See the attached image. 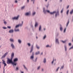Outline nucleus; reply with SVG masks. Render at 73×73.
Segmentation results:
<instances>
[{
  "label": "nucleus",
  "instance_id": "obj_1",
  "mask_svg": "<svg viewBox=\"0 0 73 73\" xmlns=\"http://www.w3.org/2000/svg\"><path fill=\"white\" fill-rule=\"evenodd\" d=\"M34 55H35V53H34V52H33L32 55H31L30 56V60L33 61V62H36L38 58L36 57L35 59H34Z\"/></svg>",
  "mask_w": 73,
  "mask_h": 73
},
{
  "label": "nucleus",
  "instance_id": "obj_2",
  "mask_svg": "<svg viewBox=\"0 0 73 73\" xmlns=\"http://www.w3.org/2000/svg\"><path fill=\"white\" fill-rule=\"evenodd\" d=\"M7 63L8 64H9L10 63H12V59L11 58V59H10L9 58H7Z\"/></svg>",
  "mask_w": 73,
  "mask_h": 73
},
{
  "label": "nucleus",
  "instance_id": "obj_3",
  "mask_svg": "<svg viewBox=\"0 0 73 73\" xmlns=\"http://www.w3.org/2000/svg\"><path fill=\"white\" fill-rule=\"evenodd\" d=\"M20 17V16L19 15H18L17 17H15L12 18V20H19V17Z\"/></svg>",
  "mask_w": 73,
  "mask_h": 73
},
{
  "label": "nucleus",
  "instance_id": "obj_4",
  "mask_svg": "<svg viewBox=\"0 0 73 73\" xmlns=\"http://www.w3.org/2000/svg\"><path fill=\"white\" fill-rule=\"evenodd\" d=\"M55 43L56 44H60V42H59V39L58 38H55Z\"/></svg>",
  "mask_w": 73,
  "mask_h": 73
},
{
  "label": "nucleus",
  "instance_id": "obj_5",
  "mask_svg": "<svg viewBox=\"0 0 73 73\" xmlns=\"http://www.w3.org/2000/svg\"><path fill=\"white\" fill-rule=\"evenodd\" d=\"M55 13V17H58V16H60V14L59 13V11H58L57 12Z\"/></svg>",
  "mask_w": 73,
  "mask_h": 73
},
{
  "label": "nucleus",
  "instance_id": "obj_6",
  "mask_svg": "<svg viewBox=\"0 0 73 73\" xmlns=\"http://www.w3.org/2000/svg\"><path fill=\"white\" fill-rule=\"evenodd\" d=\"M42 10L44 14H46V8L45 7H43Z\"/></svg>",
  "mask_w": 73,
  "mask_h": 73
},
{
  "label": "nucleus",
  "instance_id": "obj_7",
  "mask_svg": "<svg viewBox=\"0 0 73 73\" xmlns=\"http://www.w3.org/2000/svg\"><path fill=\"white\" fill-rule=\"evenodd\" d=\"M64 48L65 52H67V50H68V48H67V46H66V44L64 45Z\"/></svg>",
  "mask_w": 73,
  "mask_h": 73
},
{
  "label": "nucleus",
  "instance_id": "obj_8",
  "mask_svg": "<svg viewBox=\"0 0 73 73\" xmlns=\"http://www.w3.org/2000/svg\"><path fill=\"white\" fill-rule=\"evenodd\" d=\"M34 48V45H32L31 47V49L30 50V53H32L33 50V48Z\"/></svg>",
  "mask_w": 73,
  "mask_h": 73
},
{
  "label": "nucleus",
  "instance_id": "obj_9",
  "mask_svg": "<svg viewBox=\"0 0 73 73\" xmlns=\"http://www.w3.org/2000/svg\"><path fill=\"white\" fill-rule=\"evenodd\" d=\"M7 54H8V52H7L5 53L3 56H2L1 58H4L5 57V56H7Z\"/></svg>",
  "mask_w": 73,
  "mask_h": 73
},
{
  "label": "nucleus",
  "instance_id": "obj_10",
  "mask_svg": "<svg viewBox=\"0 0 73 73\" xmlns=\"http://www.w3.org/2000/svg\"><path fill=\"white\" fill-rule=\"evenodd\" d=\"M25 15L26 16H30V15H31V13H30L27 12L25 14Z\"/></svg>",
  "mask_w": 73,
  "mask_h": 73
},
{
  "label": "nucleus",
  "instance_id": "obj_11",
  "mask_svg": "<svg viewBox=\"0 0 73 73\" xmlns=\"http://www.w3.org/2000/svg\"><path fill=\"white\" fill-rule=\"evenodd\" d=\"M11 47L12 48V49H15V45H14V44L13 43H11Z\"/></svg>",
  "mask_w": 73,
  "mask_h": 73
},
{
  "label": "nucleus",
  "instance_id": "obj_12",
  "mask_svg": "<svg viewBox=\"0 0 73 73\" xmlns=\"http://www.w3.org/2000/svg\"><path fill=\"white\" fill-rule=\"evenodd\" d=\"M38 25V23L37 21L35 22V28H36Z\"/></svg>",
  "mask_w": 73,
  "mask_h": 73
},
{
  "label": "nucleus",
  "instance_id": "obj_13",
  "mask_svg": "<svg viewBox=\"0 0 73 73\" xmlns=\"http://www.w3.org/2000/svg\"><path fill=\"white\" fill-rule=\"evenodd\" d=\"M60 30L61 32H62V31H63V27H62L61 25H60Z\"/></svg>",
  "mask_w": 73,
  "mask_h": 73
},
{
  "label": "nucleus",
  "instance_id": "obj_14",
  "mask_svg": "<svg viewBox=\"0 0 73 73\" xmlns=\"http://www.w3.org/2000/svg\"><path fill=\"white\" fill-rule=\"evenodd\" d=\"M2 61H3V62H2L3 64L4 65V68H5V66H7V64H6L5 63V61L4 60H2Z\"/></svg>",
  "mask_w": 73,
  "mask_h": 73
},
{
  "label": "nucleus",
  "instance_id": "obj_15",
  "mask_svg": "<svg viewBox=\"0 0 73 73\" xmlns=\"http://www.w3.org/2000/svg\"><path fill=\"white\" fill-rule=\"evenodd\" d=\"M12 64L13 66H17V62H12Z\"/></svg>",
  "mask_w": 73,
  "mask_h": 73
},
{
  "label": "nucleus",
  "instance_id": "obj_16",
  "mask_svg": "<svg viewBox=\"0 0 73 73\" xmlns=\"http://www.w3.org/2000/svg\"><path fill=\"white\" fill-rule=\"evenodd\" d=\"M43 62L44 64H45L46 62V59L44 58L43 60Z\"/></svg>",
  "mask_w": 73,
  "mask_h": 73
},
{
  "label": "nucleus",
  "instance_id": "obj_17",
  "mask_svg": "<svg viewBox=\"0 0 73 73\" xmlns=\"http://www.w3.org/2000/svg\"><path fill=\"white\" fill-rule=\"evenodd\" d=\"M42 29V26L41 25H40L39 27V32H41V29Z\"/></svg>",
  "mask_w": 73,
  "mask_h": 73
},
{
  "label": "nucleus",
  "instance_id": "obj_18",
  "mask_svg": "<svg viewBox=\"0 0 73 73\" xmlns=\"http://www.w3.org/2000/svg\"><path fill=\"white\" fill-rule=\"evenodd\" d=\"M18 42L20 44H21V43L22 42V41L20 39H19L18 40Z\"/></svg>",
  "mask_w": 73,
  "mask_h": 73
},
{
  "label": "nucleus",
  "instance_id": "obj_19",
  "mask_svg": "<svg viewBox=\"0 0 73 73\" xmlns=\"http://www.w3.org/2000/svg\"><path fill=\"white\" fill-rule=\"evenodd\" d=\"M23 66L24 68L26 70V71H28V69L25 66V65H23Z\"/></svg>",
  "mask_w": 73,
  "mask_h": 73
},
{
  "label": "nucleus",
  "instance_id": "obj_20",
  "mask_svg": "<svg viewBox=\"0 0 73 73\" xmlns=\"http://www.w3.org/2000/svg\"><path fill=\"white\" fill-rule=\"evenodd\" d=\"M17 61H18V58H16L14 60L13 62H17Z\"/></svg>",
  "mask_w": 73,
  "mask_h": 73
},
{
  "label": "nucleus",
  "instance_id": "obj_21",
  "mask_svg": "<svg viewBox=\"0 0 73 73\" xmlns=\"http://www.w3.org/2000/svg\"><path fill=\"white\" fill-rule=\"evenodd\" d=\"M10 41L11 42H15V40H14V39L13 38H10Z\"/></svg>",
  "mask_w": 73,
  "mask_h": 73
},
{
  "label": "nucleus",
  "instance_id": "obj_22",
  "mask_svg": "<svg viewBox=\"0 0 73 73\" xmlns=\"http://www.w3.org/2000/svg\"><path fill=\"white\" fill-rule=\"evenodd\" d=\"M46 38V35H44L43 37L42 40H45Z\"/></svg>",
  "mask_w": 73,
  "mask_h": 73
},
{
  "label": "nucleus",
  "instance_id": "obj_23",
  "mask_svg": "<svg viewBox=\"0 0 73 73\" xmlns=\"http://www.w3.org/2000/svg\"><path fill=\"white\" fill-rule=\"evenodd\" d=\"M14 52H12L11 53V59H13V57H14Z\"/></svg>",
  "mask_w": 73,
  "mask_h": 73
},
{
  "label": "nucleus",
  "instance_id": "obj_24",
  "mask_svg": "<svg viewBox=\"0 0 73 73\" xmlns=\"http://www.w3.org/2000/svg\"><path fill=\"white\" fill-rule=\"evenodd\" d=\"M40 68H41V66H37L36 69L37 70H39L40 69Z\"/></svg>",
  "mask_w": 73,
  "mask_h": 73
},
{
  "label": "nucleus",
  "instance_id": "obj_25",
  "mask_svg": "<svg viewBox=\"0 0 73 73\" xmlns=\"http://www.w3.org/2000/svg\"><path fill=\"white\" fill-rule=\"evenodd\" d=\"M56 11H53V12H50V13L51 15H54V13H56Z\"/></svg>",
  "mask_w": 73,
  "mask_h": 73
},
{
  "label": "nucleus",
  "instance_id": "obj_26",
  "mask_svg": "<svg viewBox=\"0 0 73 73\" xmlns=\"http://www.w3.org/2000/svg\"><path fill=\"white\" fill-rule=\"evenodd\" d=\"M15 32H19L20 31V30H19V29H17L16 28H15Z\"/></svg>",
  "mask_w": 73,
  "mask_h": 73
},
{
  "label": "nucleus",
  "instance_id": "obj_27",
  "mask_svg": "<svg viewBox=\"0 0 73 73\" xmlns=\"http://www.w3.org/2000/svg\"><path fill=\"white\" fill-rule=\"evenodd\" d=\"M23 21H22L21 24H20L18 25H19V27H20V26L21 27H22V26L23 25Z\"/></svg>",
  "mask_w": 73,
  "mask_h": 73
},
{
  "label": "nucleus",
  "instance_id": "obj_28",
  "mask_svg": "<svg viewBox=\"0 0 73 73\" xmlns=\"http://www.w3.org/2000/svg\"><path fill=\"white\" fill-rule=\"evenodd\" d=\"M36 48L37 49H39L40 48V46L37 44L36 45Z\"/></svg>",
  "mask_w": 73,
  "mask_h": 73
},
{
  "label": "nucleus",
  "instance_id": "obj_29",
  "mask_svg": "<svg viewBox=\"0 0 73 73\" xmlns=\"http://www.w3.org/2000/svg\"><path fill=\"white\" fill-rule=\"evenodd\" d=\"M25 6H23L21 7V10H24V9H25Z\"/></svg>",
  "mask_w": 73,
  "mask_h": 73
},
{
  "label": "nucleus",
  "instance_id": "obj_30",
  "mask_svg": "<svg viewBox=\"0 0 73 73\" xmlns=\"http://www.w3.org/2000/svg\"><path fill=\"white\" fill-rule=\"evenodd\" d=\"M9 33H13V30L11 29L9 31Z\"/></svg>",
  "mask_w": 73,
  "mask_h": 73
},
{
  "label": "nucleus",
  "instance_id": "obj_31",
  "mask_svg": "<svg viewBox=\"0 0 73 73\" xmlns=\"http://www.w3.org/2000/svg\"><path fill=\"white\" fill-rule=\"evenodd\" d=\"M70 13L71 15H72L73 14V9L70 12Z\"/></svg>",
  "mask_w": 73,
  "mask_h": 73
},
{
  "label": "nucleus",
  "instance_id": "obj_32",
  "mask_svg": "<svg viewBox=\"0 0 73 73\" xmlns=\"http://www.w3.org/2000/svg\"><path fill=\"white\" fill-rule=\"evenodd\" d=\"M35 55H38L39 54H40V51H38L37 52H36L35 53Z\"/></svg>",
  "mask_w": 73,
  "mask_h": 73
},
{
  "label": "nucleus",
  "instance_id": "obj_33",
  "mask_svg": "<svg viewBox=\"0 0 73 73\" xmlns=\"http://www.w3.org/2000/svg\"><path fill=\"white\" fill-rule=\"evenodd\" d=\"M69 20L68 21L67 23V24L66 25V27H68V25H69Z\"/></svg>",
  "mask_w": 73,
  "mask_h": 73
},
{
  "label": "nucleus",
  "instance_id": "obj_34",
  "mask_svg": "<svg viewBox=\"0 0 73 73\" xmlns=\"http://www.w3.org/2000/svg\"><path fill=\"white\" fill-rule=\"evenodd\" d=\"M36 15V12H33L32 13V15L33 16H35Z\"/></svg>",
  "mask_w": 73,
  "mask_h": 73
},
{
  "label": "nucleus",
  "instance_id": "obj_35",
  "mask_svg": "<svg viewBox=\"0 0 73 73\" xmlns=\"http://www.w3.org/2000/svg\"><path fill=\"white\" fill-rule=\"evenodd\" d=\"M27 45H28V46L29 47H30L31 46V43H29L27 44Z\"/></svg>",
  "mask_w": 73,
  "mask_h": 73
},
{
  "label": "nucleus",
  "instance_id": "obj_36",
  "mask_svg": "<svg viewBox=\"0 0 73 73\" xmlns=\"http://www.w3.org/2000/svg\"><path fill=\"white\" fill-rule=\"evenodd\" d=\"M69 10H68L66 12V14L67 15H69Z\"/></svg>",
  "mask_w": 73,
  "mask_h": 73
},
{
  "label": "nucleus",
  "instance_id": "obj_37",
  "mask_svg": "<svg viewBox=\"0 0 73 73\" xmlns=\"http://www.w3.org/2000/svg\"><path fill=\"white\" fill-rule=\"evenodd\" d=\"M46 48H51V46H50L48 44L46 46Z\"/></svg>",
  "mask_w": 73,
  "mask_h": 73
},
{
  "label": "nucleus",
  "instance_id": "obj_38",
  "mask_svg": "<svg viewBox=\"0 0 73 73\" xmlns=\"http://www.w3.org/2000/svg\"><path fill=\"white\" fill-rule=\"evenodd\" d=\"M59 36V33H57L56 34V37H58Z\"/></svg>",
  "mask_w": 73,
  "mask_h": 73
},
{
  "label": "nucleus",
  "instance_id": "obj_39",
  "mask_svg": "<svg viewBox=\"0 0 73 73\" xmlns=\"http://www.w3.org/2000/svg\"><path fill=\"white\" fill-rule=\"evenodd\" d=\"M61 41L63 43H65L66 42V40H61Z\"/></svg>",
  "mask_w": 73,
  "mask_h": 73
},
{
  "label": "nucleus",
  "instance_id": "obj_40",
  "mask_svg": "<svg viewBox=\"0 0 73 73\" xmlns=\"http://www.w3.org/2000/svg\"><path fill=\"white\" fill-rule=\"evenodd\" d=\"M19 69V68L18 67H16V68L15 69V70L16 71H17V70H18Z\"/></svg>",
  "mask_w": 73,
  "mask_h": 73
},
{
  "label": "nucleus",
  "instance_id": "obj_41",
  "mask_svg": "<svg viewBox=\"0 0 73 73\" xmlns=\"http://www.w3.org/2000/svg\"><path fill=\"white\" fill-rule=\"evenodd\" d=\"M73 49V45L71 47L69 48V50H71L72 49Z\"/></svg>",
  "mask_w": 73,
  "mask_h": 73
},
{
  "label": "nucleus",
  "instance_id": "obj_42",
  "mask_svg": "<svg viewBox=\"0 0 73 73\" xmlns=\"http://www.w3.org/2000/svg\"><path fill=\"white\" fill-rule=\"evenodd\" d=\"M54 59H53L52 61L51 62V64H52V65L53 64V63H54Z\"/></svg>",
  "mask_w": 73,
  "mask_h": 73
},
{
  "label": "nucleus",
  "instance_id": "obj_43",
  "mask_svg": "<svg viewBox=\"0 0 73 73\" xmlns=\"http://www.w3.org/2000/svg\"><path fill=\"white\" fill-rule=\"evenodd\" d=\"M49 4L48 3L46 6V8H48V7H49Z\"/></svg>",
  "mask_w": 73,
  "mask_h": 73
},
{
  "label": "nucleus",
  "instance_id": "obj_44",
  "mask_svg": "<svg viewBox=\"0 0 73 73\" xmlns=\"http://www.w3.org/2000/svg\"><path fill=\"white\" fill-rule=\"evenodd\" d=\"M63 11H64V9H62L60 11L61 13H63Z\"/></svg>",
  "mask_w": 73,
  "mask_h": 73
},
{
  "label": "nucleus",
  "instance_id": "obj_45",
  "mask_svg": "<svg viewBox=\"0 0 73 73\" xmlns=\"http://www.w3.org/2000/svg\"><path fill=\"white\" fill-rule=\"evenodd\" d=\"M64 66H61L60 68V70H62L63 69H64Z\"/></svg>",
  "mask_w": 73,
  "mask_h": 73
},
{
  "label": "nucleus",
  "instance_id": "obj_46",
  "mask_svg": "<svg viewBox=\"0 0 73 73\" xmlns=\"http://www.w3.org/2000/svg\"><path fill=\"white\" fill-rule=\"evenodd\" d=\"M47 12V13H50V10H46V12Z\"/></svg>",
  "mask_w": 73,
  "mask_h": 73
},
{
  "label": "nucleus",
  "instance_id": "obj_47",
  "mask_svg": "<svg viewBox=\"0 0 73 73\" xmlns=\"http://www.w3.org/2000/svg\"><path fill=\"white\" fill-rule=\"evenodd\" d=\"M66 28H65V29L63 31L64 33H65V32H66Z\"/></svg>",
  "mask_w": 73,
  "mask_h": 73
},
{
  "label": "nucleus",
  "instance_id": "obj_48",
  "mask_svg": "<svg viewBox=\"0 0 73 73\" xmlns=\"http://www.w3.org/2000/svg\"><path fill=\"white\" fill-rule=\"evenodd\" d=\"M2 28H3V29H7V28L5 27V26L3 27H2Z\"/></svg>",
  "mask_w": 73,
  "mask_h": 73
},
{
  "label": "nucleus",
  "instance_id": "obj_49",
  "mask_svg": "<svg viewBox=\"0 0 73 73\" xmlns=\"http://www.w3.org/2000/svg\"><path fill=\"white\" fill-rule=\"evenodd\" d=\"M31 1H33V4H35V0H31Z\"/></svg>",
  "mask_w": 73,
  "mask_h": 73
},
{
  "label": "nucleus",
  "instance_id": "obj_50",
  "mask_svg": "<svg viewBox=\"0 0 73 73\" xmlns=\"http://www.w3.org/2000/svg\"><path fill=\"white\" fill-rule=\"evenodd\" d=\"M60 69V67H59L57 68L56 72H57L58 70V69Z\"/></svg>",
  "mask_w": 73,
  "mask_h": 73
},
{
  "label": "nucleus",
  "instance_id": "obj_51",
  "mask_svg": "<svg viewBox=\"0 0 73 73\" xmlns=\"http://www.w3.org/2000/svg\"><path fill=\"white\" fill-rule=\"evenodd\" d=\"M19 25H18L16 26L15 27V28H19Z\"/></svg>",
  "mask_w": 73,
  "mask_h": 73
},
{
  "label": "nucleus",
  "instance_id": "obj_52",
  "mask_svg": "<svg viewBox=\"0 0 73 73\" xmlns=\"http://www.w3.org/2000/svg\"><path fill=\"white\" fill-rule=\"evenodd\" d=\"M4 23L5 24V25H6V24H7V23L6 21H4Z\"/></svg>",
  "mask_w": 73,
  "mask_h": 73
},
{
  "label": "nucleus",
  "instance_id": "obj_53",
  "mask_svg": "<svg viewBox=\"0 0 73 73\" xmlns=\"http://www.w3.org/2000/svg\"><path fill=\"white\" fill-rule=\"evenodd\" d=\"M15 3H18V1H17V0H15Z\"/></svg>",
  "mask_w": 73,
  "mask_h": 73
},
{
  "label": "nucleus",
  "instance_id": "obj_54",
  "mask_svg": "<svg viewBox=\"0 0 73 73\" xmlns=\"http://www.w3.org/2000/svg\"><path fill=\"white\" fill-rule=\"evenodd\" d=\"M68 45H69V46H71V45H72V44L71 43H68Z\"/></svg>",
  "mask_w": 73,
  "mask_h": 73
},
{
  "label": "nucleus",
  "instance_id": "obj_55",
  "mask_svg": "<svg viewBox=\"0 0 73 73\" xmlns=\"http://www.w3.org/2000/svg\"><path fill=\"white\" fill-rule=\"evenodd\" d=\"M8 28H9V29H10V28H11V27L10 26H7Z\"/></svg>",
  "mask_w": 73,
  "mask_h": 73
},
{
  "label": "nucleus",
  "instance_id": "obj_56",
  "mask_svg": "<svg viewBox=\"0 0 73 73\" xmlns=\"http://www.w3.org/2000/svg\"><path fill=\"white\" fill-rule=\"evenodd\" d=\"M29 0H27V3H29Z\"/></svg>",
  "mask_w": 73,
  "mask_h": 73
},
{
  "label": "nucleus",
  "instance_id": "obj_57",
  "mask_svg": "<svg viewBox=\"0 0 73 73\" xmlns=\"http://www.w3.org/2000/svg\"><path fill=\"white\" fill-rule=\"evenodd\" d=\"M44 69L43 68L42 69V72H44Z\"/></svg>",
  "mask_w": 73,
  "mask_h": 73
},
{
  "label": "nucleus",
  "instance_id": "obj_58",
  "mask_svg": "<svg viewBox=\"0 0 73 73\" xmlns=\"http://www.w3.org/2000/svg\"><path fill=\"white\" fill-rule=\"evenodd\" d=\"M69 5H68L67 6V9H68L69 8Z\"/></svg>",
  "mask_w": 73,
  "mask_h": 73
},
{
  "label": "nucleus",
  "instance_id": "obj_59",
  "mask_svg": "<svg viewBox=\"0 0 73 73\" xmlns=\"http://www.w3.org/2000/svg\"><path fill=\"white\" fill-rule=\"evenodd\" d=\"M72 22H73V16H72Z\"/></svg>",
  "mask_w": 73,
  "mask_h": 73
},
{
  "label": "nucleus",
  "instance_id": "obj_60",
  "mask_svg": "<svg viewBox=\"0 0 73 73\" xmlns=\"http://www.w3.org/2000/svg\"><path fill=\"white\" fill-rule=\"evenodd\" d=\"M20 72L21 73H24V71H21Z\"/></svg>",
  "mask_w": 73,
  "mask_h": 73
},
{
  "label": "nucleus",
  "instance_id": "obj_61",
  "mask_svg": "<svg viewBox=\"0 0 73 73\" xmlns=\"http://www.w3.org/2000/svg\"><path fill=\"white\" fill-rule=\"evenodd\" d=\"M40 55H43V52H42L40 54Z\"/></svg>",
  "mask_w": 73,
  "mask_h": 73
},
{
  "label": "nucleus",
  "instance_id": "obj_62",
  "mask_svg": "<svg viewBox=\"0 0 73 73\" xmlns=\"http://www.w3.org/2000/svg\"><path fill=\"white\" fill-rule=\"evenodd\" d=\"M62 1V0H60V3H61Z\"/></svg>",
  "mask_w": 73,
  "mask_h": 73
},
{
  "label": "nucleus",
  "instance_id": "obj_63",
  "mask_svg": "<svg viewBox=\"0 0 73 73\" xmlns=\"http://www.w3.org/2000/svg\"><path fill=\"white\" fill-rule=\"evenodd\" d=\"M45 2H47L48 1V0H44Z\"/></svg>",
  "mask_w": 73,
  "mask_h": 73
},
{
  "label": "nucleus",
  "instance_id": "obj_64",
  "mask_svg": "<svg viewBox=\"0 0 73 73\" xmlns=\"http://www.w3.org/2000/svg\"><path fill=\"white\" fill-rule=\"evenodd\" d=\"M43 30H44V31H45V30H46V29H45V28H44L43 29Z\"/></svg>",
  "mask_w": 73,
  "mask_h": 73
}]
</instances>
